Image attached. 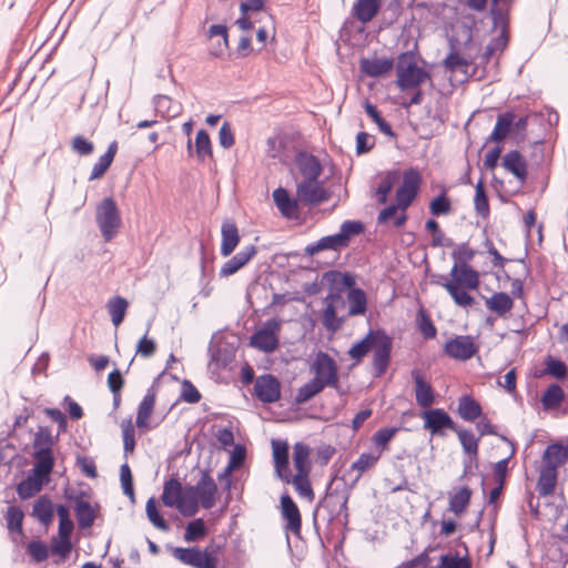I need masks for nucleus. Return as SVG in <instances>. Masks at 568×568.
<instances>
[{"mask_svg": "<svg viewBox=\"0 0 568 568\" xmlns=\"http://www.w3.org/2000/svg\"><path fill=\"white\" fill-rule=\"evenodd\" d=\"M95 221L103 239L109 242L119 232L122 224L116 203L111 197H105L97 207Z\"/></svg>", "mask_w": 568, "mask_h": 568, "instance_id": "7", "label": "nucleus"}, {"mask_svg": "<svg viewBox=\"0 0 568 568\" xmlns=\"http://www.w3.org/2000/svg\"><path fill=\"white\" fill-rule=\"evenodd\" d=\"M310 371L314 377L297 389L294 398L296 405L311 400L326 387L338 389V368L327 353L318 352Z\"/></svg>", "mask_w": 568, "mask_h": 568, "instance_id": "1", "label": "nucleus"}, {"mask_svg": "<svg viewBox=\"0 0 568 568\" xmlns=\"http://www.w3.org/2000/svg\"><path fill=\"white\" fill-rule=\"evenodd\" d=\"M362 231L363 224L361 222L345 221L338 233L323 236L318 241L308 244L305 247V253L313 256L322 251H341L348 246L352 236L358 235Z\"/></svg>", "mask_w": 568, "mask_h": 568, "instance_id": "5", "label": "nucleus"}, {"mask_svg": "<svg viewBox=\"0 0 568 568\" xmlns=\"http://www.w3.org/2000/svg\"><path fill=\"white\" fill-rule=\"evenodd\" d=\"M382 0H356L352 13L363 24L371 22L379 12Z\"/></svg>", "mask_w": 568, "mask_h": 568, "instance_id": "22", "label": "nucleus"}, {"mask_svg": "<svg viewBox=\"0 0 568 568\" xmlns=\"http://www.w3.org/2000/svg\"><path fill=\"white\" fill-rule=\"evenodd\" d=\"M444 64L446 69L452 72L460 71L467 73L470 62L462 57L458 52L452 51L445 59Z\"/></svg>", "mask_w": 568, "mask_h": 568, "instance_id": "56", "label": "nucleus"}, {"mask_svg": "<svg viewBox=\"0 0 568 568\" xmlns=\"http://www.w3.org/2000/svg\"><path fill=\"white\" fill-rule=\"evenodd\" d=\"M281 514L286 521L285 528L293 534H300L302 526L301 514L296 504L287 494L281 497Z\"/></svg>", "mask_w": 568, "mask_h": 568, "instance_id": "17", "label": "nucleus"}, {"mask_svg": "<svg viewBox=\"0 0 568 568\" xmlns=\"http://www.w3.org/2000/svg\"><path fill=\"white\" fill-rule=\"evenodd\" d=\"M310 473H296L295 476L291 475V483L293 484L300 497L312 501L314 499V491L308 479Z\"/></svg>", "mask_w": 568, "mask_h": 568, "instance_id": "45", "label": "nucleus"}, {"mask_svg": "<svg viewBox=\"0 0 568 568\" xmlns=\"http://www.w3.org/2000/svg\"><path fill=\"white\" fill-rule=\"evenodd\" d=\"M145 511H146L148 519L152 523V525L154 527H156L158 529H160L162 531L169 530V525L166 524V521L163 519V517L160 515V513L158 510L155 498L151 497L148 499L146 505H145Z\"/></svg>", "mask_w": 568, "mask_h": 568, "instance_id": "52", "label": "nucleus"}, {"mask_svg": "<svg viewBox=\"0 0 568 568\" xmlns=\"http://www.w3.org/2000/svg\"><path fill=\"white\" fill-rule=\"evenodd\" d=\"M282 322L277 318H270L263 323L251 337L250 345L264 353L274 352L278 345V334L281 332Z\"/></svg>", "mask_w": 568, "mask_h": 568, "instance_id": "8", "label": "nucleus"}, {"mask_svg": "<svg viewBox=\"0 0 568 568\" xmlns=\"http://www.w3.org/2000/svg\"><path fill=\"white\" fill-rule=\"evenodd\" d=\"M449 275L452 281H446L439 284L447 291L458 306H471L474 304V298L467 291L478 288V272L469 264L453 265Z\"/></svg>", "mask_w": 568, "mask_h": 568, "instance_id": "3", "label": "nucleus"}, {"mask_svg": "<svg viewBox=\"0 0 568 568\" xmlns=\"http://www.w3.org/2000/svg\"><path fill=\"white\" fill-rule=\"evenodd\" d=\"M7 525L11 531H21L23 513L19 507L10 506L7 511Z\"/></svg>", "mask_w": 568, "mask_h": 568, "instance_id": "59", "label": "nucleus"}, {"mask_svg": "<svg viewBox=\"0 0 568 568\" xmlns=\"http://www.w3.org/2000/svg\"><path fill=\"white\" fill-rule=\"evenodd\" d=\"M420 184V175L414 170L409 169L404 172L403 183L396 191V203L400 206V214L396 216L394 222L395 227H400L407 220L406 210L415 200Z\"/></svg>", "mask_w": 568, "mask_h": 568, "instance_id": "6", "label": "nucleus"}, {"mask_svg": "<svg viewBox=\"0 0 568 568\" xmlns=\"http://www.w3.org/2000/svg\"><path fill=\"white\" fill-rule=\"evenodd\" d=\"M221 255L230 256L240 243V234L236 224L232 220H225L221 226Z\"/></svg>", "mask_w": 568, "mask_h": 568, "instance_id": "18", "label": "nucleus"}, {"mask_svg": "<svg viewBox=\"0 0 568 568\" xmlns=\"http://www.w3.org/2000/svg\"><path fill=\"white\" fill-rule=\"evenodd\" d=\"M273 201L281 212V214L287 219H294L298 214V200H294L290 196L287 190L284 187H277L273 191Z\"/></svg>", "mask_w": 568, "mask_h": 568, "instance_id": "24", "label": "nucleus"}, {"mask_svg": "<svg viewBox=\"0 0 568 568\" xmlns=\"http://www.w3.org/2000/svg\"><path fill=\"white\" fill-rule=\"evenodd\" d=\"M458 414L467 422H473L481 415V407L470 396H463L458 402Z\"/></svg>", "mask_w": 568, "mask_h": 568, "instance_id": "38", "label": "nucleus"}, {"mask_svg": "<svg viewBox=\"0 0 568 568\" xmlns=\"http://www.w3.org/2000/svg\"><path fill=\"white\" fill-rule=\"evenodd\" d=\"M47 483L45 479L38 477L31 473L26 479H23L17 487V493L20 498L27 499L38 494L42 486Z\"/></svg>", "mask_w": 568, "mask_h": 568, "instance_id": "34", "label": "nucleus"}, {"mask_svg": "<svg viewBox=\"0 0 568 568\" xmlns=\"http://www.w3.org/2000/svg\"><path fill=\"white\" fill-rule=\"evenodd\" d=\"M275 475L286 484L291 483L288 467V446L286 443L272 440Z\"/></svg>", "mask_w": 568, "mask_h": 568, "instance_id": "16", "label": "nucleus"}, {"mask_svg": "<svg viewBox=\"0 0 568 568\" xmlns=\"http://www.w3.org/2000/svg\"><path fill=\"white\" fill-rule=\"evenodd\" d=\"M455 433L458 436L464 453L468 456V462H464L465 469H467L473 462L477 460L478 443L480 438H476L474 434L467 429L456 428Z\"/></svg>", "mask_w": 568, "mask_h": 568, "instance_id": "26", "label": "nucleus"}, {"mask_svg": "<svg viewBox=\"0 0 568 568\" xmlns=\"http://www.w3.org/2000/svg\"><path fill=\"white\" fill-rule=\"evenodd\" d=\"M211 42L210 54L221 57L229 49L227 28L224 24H213L207 30Z\"/></svg>", "mask_w": 568, "mask_h": 568, "instance_id": "20", "label": "nucleus"}, {"mask_svg": "<svg viewBox=\"0 0 568 568\" xmlns=\"http://www.w3.org/2000/svg\"><path fill=\"white\" fill-rule=\"evenodd\" d=\"M439 568H471L468 559L446 554L439 558Z\"/></svg>", "mask_w": 568, "mask_h": 568, "instance_id": "63", "label": "nucleus"}, {"mask_svg": "<svg viewBox=\"0 0 568 568\" xmlns=\"http://www.w3.org/2000/svg\"><path fill=\"white\" fill-rule=\"evenodd\" d=\"M179 511L184 517H192L199 511L200 500L194 486H186L182 488Z\"/></svg>", "mask_w": 568, "mask_h": 568, "instance_id": "29", "label": "nucleus"}, {"mask_svg": "<svg viewBox=\"0 0 568 568\" xmlns=\"http://www.w3.org/2000/svg\"><path fill=\"white\" fill-rule=\"evenodd\" d=\"M515 114L511 112H507L498 115L495 128L488 138V141L491 142H501L510 132V129L514 124Z\"/></svg>", "mask_w": 568, "mask_h": 568, "instance_id": "36", "label": "nucleus"}, {"mask_svg": "<svg viewBox=\"0 0 568 568\" xmlns=\"http://www.w3.org/2000/svg\"><path fill=\"white\" fill-rule=\"evenodd\" d=\"M257 253L254 245L244 246L234 256L227 260L220 268V277H229L244 267Z\"/></svg>", "mask_w": 568, "mask_h": 568, "instance_id": "15", "label": "nucleus"}, {"mask_svg": "<svg viewBox=\"0 0 568 568\" xmlns=\"http://www.w3.org/2000/svg\"><path fill=\"white\" fill-rule=\"evenodd\" d=\"M568 459V448L556 443L548 445L541 456L536 489L542 497L554 494L558 480V468Z\"/></svg>", "mask_w": 568, "mask_h": 568, "instance_id": "2", "label": "nucleus"}, {"mask_svg": "<svg viewBox=\"0 0 568 568\" xmlns=\"http://www.w3.org/2000/svg\"><path fill=\"white\" fill-rule=\"evenodd\" d=\"M201 506L211 509L216 504L217 486L209 471H202L201 478L194 485Z\"/></svg>", "mask_w": 568, "mask_h": 568, "instance_id": "14", "label": "nucleus"}, {"mask_svg": "<svg viewBox=\"0 0 568 568\" xmlns=\"http://www.w3.org/2000/svg\"><path fill=\"white\" fill-rule=\"evenodd\" d=\"M364 108L367 115L376 123L382 133L389 136L394 135L390 124L383 119L375 105L369 102H365Z\"/></svg>", "mask_w": 568, "mask_h": 568, "instance_id": "55", "label": "nucleus"}, {"mask_svg": "<svg viewBox=\"0 0 568 568\" xmlns=\"http://www.w3.org/2000/svg\"><path fill=\"white\" fill-rule=\"evenodd\" d=\"M393 342L392 338L382 329H377L373 342L372 351L373 365L376 376H382L388 367Z\"/></svg>", "mask_w": 568, "mask_h": 568, "instance_id": "9", "label": "nucleus"}, {"mask_svg": "<svg viewBox=\"0 0 568 568\" xmlns=\"http://www.w3.org/2000/svg\"><path fill=\"white\" fill-rule=\"evenodd\" d=\"M485 306L488 311L503 317L514 307V301L507 293L499 292L486 298Z\"/></svg>", "mask_w": 568, "mask_h": 568, "instance_id": "28", "label": "nucleus"}, {"mask_svg": "<svg viewBox=\"0 0 568 568\" xmlns=\"http://www.w3.org/2000/svg\"><path fill=\"white\" fill-rule=\"evenodd\" d=\"M471 497V490L468 487H460L449 498V510L456 516H460L467 508Z\"/></svg>", "mask_w": 568, "mask_h": 568, "instance_id": "43", "label": "nucleus"}, {"mask_svg": "<svg viewBox=\"0 0 568 568\" xmlns=\"http://www.w3.org/2000/svg\"><path fill=\"white\" fill-rule=\"evenodd\" d=\"M474 251L467 244H459L452 253L454 265L468 264L474 258Z\"/></svg>", "mask_w": 568, "mask_h": 568, "instance_id": "62", "label": "nucleus"}, {"mask_svg": "<svg viewBox=\"0 0 568 568\" xmlns=\"http://www.w3.org/2000/svg\"><path fill=\"white\" fill-rule=\"evenodd\" d=\"M206 535V528L203 519L197 518L187 524L184 539L187 542L196 541Z\"/></svg>", "mask_w": 568, "mask_h": 568, "instance_id": "57", "label": "nucleus"}, {"mask_svg": "<svg viewBox=\"0 0 568 568\" xmlns=\"http://www.w3.org/2000/svg\"><path fill=\"white\" fill-rule=\"evenodd\" d=\"M36 464L32 473L48 481L49 475L53 468L54 459L52 453H33Z\"/></svg>", "mask_w": 568, "mask_h": 568, "instance_id": "41", "label": "nucleus"}, {"mask_svg": "<svg viewBox=\"0 0 568 568\" xmlns=\"http://www.w3.org/2000/svg\"><path fill=\"white\" fill-rule=\"evenodd\" d=\"M286 141L281 135L270 136L266 141V153L270 158L284 163L288 159Z\"/></svg>", "mask_w": 568, "mask_h": 568, "instance_id": "37", "label": "nucleus"}, {"mask_svg": "<svg viewBox=\"0 0 568 568\" xmlns=\"http://www.w3.org/2000/svg\"><path fill=\"white\" fill-rule=\"evenodd\" d=\"M187 152L192 156L195 152L196 158L201 162H205L206 159L212 158V146L209 134L204 130H200L195 136V150H193L192 141H187Z\"/></svg>", "mask_w": 568, "mask_h": 568, "instance_id": "27", "label": "nucleus"}, {"mask_svg": "<svg viewBox=\"0 0 568 568\" xmlns=\"http://www.w3.org/2000/svg\"><path fill=\"white\" fill-rule=\"evenodd\" d=\"M398 428L396 427H385L378 429L373 436V443L376 447L384 449L386 445L393 439L396 435Z\"/></svg>", "mask_w": 568, "mask_h": 568, "instance_id": "61", "label": "nucleus"}, {"mask_svg": "<svg viewBox=\"0 0 568 568\" xmlns=\"http://www.w3.org/2000/svg\"><path fill=\"white\" fill-rule=\"evenodd\" d=\"M394 62L388 58H365L361 60V70L365 74L377 78L392 71Z\"/></svg>", "mask_w": 568, "mask_h": 568, "instance_id": "25", "label": "nucleus"}, {"mask_svg": "<svg viewBox=\"0 0 568 568\" xmlns=\"http://www.w3.org/2000/svg\"><path fill=\"white\" fill-rule=\"evenodd\" d=\"M153 104L155 113L163 118H175L182 111L181 103L173 101L168 95H156L153 100Z\"/></svg>", "mask_w": 568, "mask_h": 568, "instance_id": "30", "label": "nucleus"}, {"mask_svg": "<svg viewBox=\"0 0 568 568\" xmlns=\"http://www.w3.org/2000/svg\"><path fill=\"white\" fill-rule=\"evenodd\" d=\"M182 488L183 487L178 479L170 478L166 480L161 496L162 503L168 507H175L179 510Z\"/></svg>", "mask_w": 568, "mask_h": 568, "instance_id": "31", "label": "nucleus"}, {"mask_svg": "<svg viewBox=\"0 0 568 568\" xmlns=\"http://www.w3.org/2000/svg\"><path fill=\"white\" fill-rule=\"evenodd\" d=\"M348 314L352 316L363 315L367 308L366 294L361 288H352L347 294Z\"/></svg>", "mask_w": 568, "mask_h": 568, "instance_id": "39", "label": "nucleus"}, {"mask_svg": "<svg viewBox=\"0 0 568 568\" xmlns=\"http://www.w3.org/2000/svg\"><path fill=\"white\" fill-rule=\"evenodd\" d=\"M382 455V450L377 453H363L352 464L351 469L357 471L356 479H358L366 470L371 469L375 466V464L379 460Z\"/></svg>", "mask_w": 568, "mask_h": 568, "instance_id": "49", "label": "nucleus"}, {"mask_svg": "<svg viewBox=\"0 0 568 568\" xmlns=\"http://www.w3.org/2000/svg\"><path fill=\"white\" fill-rule=\"evenodd\" d=\"M155 352L156 343L154 339L149 338L146 335L139 339L135 349L136 355H140L143 358H149L153 356Z\"/></svg>", "mask_w": 568, "mask_h": 568, "instance_id": "64", "label": "nucleus"}, {"mask_svg": "<svg viewBox=\"0 0 568 568\" xmlns=\"http://www.w3.org/2000/svg\"><path fill=\"white\" fill-rule=\"evenodd\" d=\"M565 397L562 388L558 384H551L541 396V404L545 409H552L560 405Z\"/></svg>", "mask_w": 568, "mask_h": 568, "instance_id": "50", "label": "nucleus"}, {"mask_svg": "<svg viewBox=\"0 0 568 568\" xmlns=\"http://www.w3.org/2000/svg\"><path fill=\"white\" fill-rule=\"evenodd\" d=\"M254 393L263 403H275L281 398L280 381L271 374L258 376L254 384Z\"/></svg>", "mask_w": 568, "mask_h": 568, "instance_id": "13", "label": "nucleus"}, {"mask_svg": "<svg viewBox=\"0 0 568 568\" xmlns=\"http://www.w3.org/2000/svg\"><path fill=\"white\" fill-rule=\"evenodd\" d=\"M474 205L476 212L481 217H487L489 214V204L488 199L485 192L484 182L480 180L476 184V191H475V197H474Z\"/></svg>", "mask_w": 568, "mask_h": 568, "instance_id": "54", "label": "nucleus"}, {"mask_svg": "<svg viewBox=\"0 0 568 568\" xmlns=\"http://www.w3.org/2000/svg\"><path fill=\"white\" fill-rule=\"evenodd\" d=\"M296 193L297 200L307 205H316L329 199V193L318 179L301 180Z\"/></svg>", "mask_w": 568, "mask_h": 568, "instance_id": "10", "label": "nucleus"}, {"mask_svg": "<svg viewBox=\"0 0 568 568\" xmlns=\"http://www.w3.org/2000/svg\"><path fill=\"white\" fill-rule=\"evenodd\" d=\"M310 448L303 443H296L293 447V463L296 473H310Z\"/></svg>", "mask_w": 568, "mask_h": 568, "instance_id": "40", "label": "nucleus"}, {"mask_svg": "<svg viewBox=\"0 0 568 568\" xmlns=\"http://www.w3.org/2000/svg\"><path fill=\"white\" fill-rule=\"evenodd\" d=\"M506 171L510 172L523 185L527 179V162L516 150L509 151L501 162Z\"/></svg>", "mask_w": 568, "mask_h": 568, "instance_id": "19", "label": "nucleus"}, {"mask_svg": "<svg viewBox=\"0 0 568 568\" xmlns=\"http://www.w3.org/2000/svg\"><path fill=\"white\" fill-rule=\"evenodd\" d=\"M326 278L332 282L337 290H352L355 288L356 280L355 276L351 273H341L337 271H332L326 273Z\"/></svg>", "mask_w": 568, "mask_h": 568, "instance_id": "51", "label": "nucleus"}, {"mask_svg": "<svg viewBox=\"0 0 568 568\" xmlns=\"http://www.w3.org/2000/svg\"><path fill=\"white\" fill-rule=\"evenodd\" d=\"M478 351L474 337L470 335H458L448 339L444 345V352L450 358L456 361H468Z\"/></svg>", "mask_w": 568, "mask_h": 568, "instance_id": "11", "label": "nucleus"}, {"mask_svg": "<svg viewBox=\"0 0 568 568\" xmlns=\"http://www.w3.org/2000/svg\"><path fill=\"white\" fill-rule=\"evenodd\" d=\"M78 524L81 528H90L94 523V510L89 501L79 500L74 508Z\"/></svg>", "mask_w": 568, "mask_h": 568, "instance_id": "48", "label": "nucleus"}, {"mask_svg": "<svg viewBox=\"0 0 568 568\" xmlns=\"http://www.w3.org/2000/svg\"><path fill=\"white\" fill-rule=\"evenodd\" d=\"M53 504L52 501L45 497H39L32 509V516L36 517L42 525L49 526L53 519Z\"/></svg>", "mask_w": 568, "mask_h": 568, "instance_id": "35", "label": "nucleus"}, {"mask_svg": "<svg viewBox=\"0 0 568 568\" xmlns=\"http://www.w3.org/2000/svg\"><path fill=\"white\" fill-rule=\"evenodd\" d=\"M155 392L153 388H150L142 402L139 405L138 414H136V426L139 428L145 427L149 423V419L153 413L155 405Z\"/></svg>", "mask_w": 568, "mask_h": 568, "instance_id": "32", "label": "nucleus"}, {"mask_svg": "<svg viewBox=\"0 0 568 568\" xmlns=\"http://www.w3.org/2000/svg\"><path fill=\"white\" fill-rule=\"evenodd\" d=\"M120 480L123 488V494L132 501L134 500L133 479L129 465L125 463L120 467Z\"/></svg>", "mask_w": 568, "mask_h": 568, "instance_id": "58", "label": "nucleus"}, {"mask_svg": "<svg viewBox=\"0 0 568 568\" xmlns=\"http://www.w3.org/2000/svg\"><path fill=\"white\" fill-rule=\"evenodd\" d=\"M375 333L376 331L371 329L363 339L349 348L348 355L352 359L359 362L372 351Z\"/></svg>", "mask_w": 568, "mask_h": 568, "instance_id": "44", "label": "nucleus"}, {"mask_svg": "<svg viewBox=\"0 0 568 568\" xmlns=\"http://www.w3.org/2000/svg\"><path fill=\"white\" fill-rule=\"evenodd\" d=\"M396 75V84L402 91L417 89L430 79L429 73L418 65L416 54L412 51L398 57Z\"/></svg>", "mask_w": 568, "mask_h": 568, "instance_id": "4", "label": "nucleus"}, {"mask_svg": "<svg viewBox=\"0 0 568 568\" xmlns=\"http://www.w3.org/2000/svg\"><path fill=\"white\" fill-rule=\"evenodd\" d=\"M422 417L424 419V428L428 429L433 435L442 434L444 429L455 432L457 428L452 417L442 408L424 410Z\"/></svg>", "mask_w": 568, "mask_h": 568, "instance_id": "12", "label": "nucleus"}, {"mask_svg": "<svg viewBox=\"0 0 568 568\" xmlns=\"http://www.w3.org/2000/svg\"><path fill=\"white\" fill-rule=\"evenodd\" d=\"M219 549V546L210 545L204 550H200L193 568H217Z\"/></svg>", "mask_w": 568, "mask_h": 568, "instance_id": "46", "label": "nucleus"}, {"mask_svg": "<svg viewBox=\"0 0 568 568\" xmlns=\"http://www.w3.org/2000/svg\"><path fill=\"white\" fill-rule=\"evenodd\" d=\"M398 180V173L388 171L381 176V182L376 189L377 201L381 204H385L387 202V196L393 190L395 183Z\"/></svg>", "mask_w": 568, "mask_h": 568, "instance_id": "47", "label": "nucleus"}, {"mask_svg": "<svg viewBox=\"0 0 568 568\" xmlns=\"http://www.w3.org/2000/svg\"><path fill=\"white\" fill-rule=\"evenodd\" d=\"M500 439H503L504 442L508 443L511 446L509 456L497 462L494 466V475H495L497 483L500 485H504L506 475L508 471L509 459L514 456L516 449H515V444L510 439H508L506 436H500Z\"/></svg>", "mask_w": 568, "mask_h": 568, "instance_id": "53", "label": "nucleus"}, {"mask_svg": "<svg viewBox=\"0 0 568 568\" xmlns=\"http://www.w3.org/2000/svg\"><path fill=\"white\" fill-rule=\"evenodd\" d=\"M430 213L433 215L439 216L448 214L452 210V204L449 199L443 193L436 196L429 205Z\"/></svg>", "mask_w": 568, "mask_h": 568, "instance_id": "60", "label": "nucleus"}, {"mask_svg": "<svg viewBox=\"0 0 568 568\" xmlns=\"http://www.w3.org/2000/svg\"><path fill=\"white\" fill-rule=\"evenodd\" d=\"M412 377L415 383V397L417 405L424 408L433 405L435 402V395L430 384L424 379L417 369L412 372Z\"/></svg>", "mask_w": 568, "mask_h": 568, "instance_id": "21", "label": "nucleus"}, {"mask_svg": "<svg viewBox=\"0 0 568 568\" xmlns=\"http://www.w3.org/2000/svg\"><path fill=\"white\" fill-rule=\"evenodd\" d=\"M296 164L302 180L320 179L323 171L318 159L313 154L300 153Z\"/></svg>", "mask_w": 568, "mask_h": 568, "instance_id": "23", "label": "nucleus"}, {"mask_svg": "<svg viewBox=\"0 0 568 568\" xmlns=\"http://www.w3.org/2000/svg\"><path fill=\"white\" fill-rule=\"evenodd\" d=\"M128 306V301L121 296L112 297L108 302L106 308L115 327H118L123 322Z\"/></svg>", "mask_w": 568, "mask_h": 568, "instance_id": "42", "label": "nucleus"}, {"mask_svg": "<svg viewBox=\"0 0 568 568\" xmlns=\"http://www.w3.org/2000/svg\"><path fill=\"white\" fill-rule=\"evenodd\" d=\"M116 151H118V143L115 141H113L112 143H110L106 152L104 154H102L99 158L98 162L93 165L90 178H89L90 181H93V180H97V179H100L101 176H103V174L106 172V170L112 164Z\"/></svg>", "mask_w": 568, "mask_h": 568, "instance_id": "33", "label": "nucleus"}]
</instances>
